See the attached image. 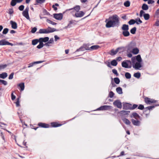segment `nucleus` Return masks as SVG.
Segmentation results:
<instances>
[{"label":"nucleus","instance_id":"f257e3e1","mask_svg":"<svg viewBox=\"0 0 159 159\" xmlns=\"http://www.w3.org/2000/svg\"><path fill=\"white\" fill-rule=\"evenodd\" d=\"M107 21V19H106L105 21L107 23L106 26L107 28L118 26L120 23L119 17L116 15H114L110 17L109 20Z\"/></svg>","mask_w":159,"mask_h":159},{"label":"nucleus","instance_id":"f03ea898","mask_svg":"<svg viewBox=\"0 0 159 159\" xmlns=\"http://www.w3.org/2000/svg\"><path fill=\"white\" fill-rule=\"evenodd\" d=\"M131 61L133 67L135 69L139 70L142 67V59L140 55L132 57Z\"/></svg>","mask_w":159,"mask_h":159},{"label":"nucleus","instance_id":"7ed1b4c3","mask_svg":"<svg viewBox=\"0 0 159 159\" xmlns=\"http://www.w3.org/2000/svg\"><path fill=\"white\" fill-rule=\"evenodd\" d=\"M57 31V30L56 29L48 27L46 29H40L39 30V33L40 34H47L52 33Z\"/></svg>","mask_w":159,"mask_h":159},{"label":"nucleus","instance_id":"20e7f679","mask_svg":"<svg viewBox=\"0 0 159 159\" xmlns=\"http://www.w3.org/2000/svg\"><path fill=\"white\" fill-rule=\"evenodd\" d=\"M121 65L125 68H130L132 67V61L129 60H125L122 62Z\"/></svg>","mask_w":159,"mask_h":159},{"label":"nucleus","instance_id":"39448f33","mask_svg":"<svg viewBox=\"0 0 159 159\" xmlns=\"http://www.w3.org/2000/svg\"><path fill=\"white\" fill-rule=\"evenodd\" d=\"M29 9V7H27L22 12L23 15L28 20H30L28 12Z\"/></svg>","mask_w":159,"mask_h":159},{"label":"nucleus","instance_id":"423d86ee","mask_svg":"<svg viewBox=\"0 0 159 159\" xmlns=\"http://www.w3.org/2000/svg\"><path fill=\"white\" fill-rule=\"evenodd\" d=\"M111 107L110 106L104 105L102 106L97 109L98 110H106L110 109Z\"/></svg>","mask_w":159,"mask_h":159},{"label":"nucleus","instance_id":"0eeeda50","mask_svg":"<svg viewBox=\"0 0 159 159\" xmlns=\"http://www.w3.org/2000/svg\"><path fill=\"white\" fill-rule=\"evenodd\" d=\"M145 101L147 104H150L152 103L155 102L156 101L152 99L146 98H145Z\"/></svg>","mask_w":159,"mask_h":159},{"label":"nucleus","instance_id":"6e6552de","mask_svg":"<svg viewBox=\"0 0 159 159\" xmlns=\"http://www.w3.org/2000/svg\"><path fill=\"white\" fill-rule=\"evenodd\" d=\"M113 105L119 108H121L122 107L121 102L119 100L115 101L113 102Z\"/></svg>","mask_w":159,"mask_h":159},{"label":"nucleus","instance_id":"1a4fd4ad","mask_svg":"<svg viewBox=\"0 0 159 159\" xmlns=\"http://www.w3.org/2000/svg\"><path fill=\"white\" fill-rule=\"evenodd\" d=\"M53 17L56 19L58 20H61L63 17V15L61 13L54 14Z\"/></svg>","mask_w":159,"mask_h":159},{"label":"nucleus","instance_id":"9d476101","mask_svg":"<svg viewBox=\"0 0 159 159\" xmlns=\"http://www.w3.org/2000/svg\"><path fill=\"white\" fill-rule=\"evenodd\" d=\"M132 105L128 103H125L123 104V108L124 110L131 109Z\"/></svg>","mask_w":159,"mask_h":159},{"label":"nucleus","instance_id":"9b49d317","mask_svg":"<svg viewBox=\"0 0 159 159\" xmlns=\"http://www.w3.org/2000/svg\"><path fill=\"white\" fill-rule=\"evenodd\" d=\"M84 13L83 11H81L75 13V16L76 17H81L84 16Z\"/></svg>","mask_w":159,"mask_h":159},{"label":"nucleus","instance_id":"f8f14e48","mask_svg":"<svg viewBox=\"0 0 159 159\" xmlns=\"http://www.w3.org/2000/svg\"><path fill=\"white\" fill-rule=\"evenodd\" d=\"M120 49L123 50V48L122 47H119L116 49L115 50L113 49L111 50V55H113L116 54L118 52H119Z\"/></svg>","mask_w":159,"mask_h":159},{"label":"nucleus","instance_id":"ddd939ff","mask_svg":"<svg viewBox=\"0 0 159 159\" xmlns=\"http://www.w3.org/2000/svg\"><path fill=\"white\" fill-rule=\"evenodd\" d=\"M49 38L48 37L44 38H39V41L43 43V42L46 43L48 41Z\"/></svg>","mask_w":159,"mask_h":159},{"label":"nucleus","instance_id":"4468645a","mask_svg":"<svg viewBox=\"0 0 159 159\" xmlns=\"http://www.w3.org/2000/svg\"><path fill=\"white\" fill-rule=\"evenodd\" d=\"M10 24L11 25V27L12 29H16L17 27V24L15 22L12 20H11L10 21Z\"/></svg>","mask_w":159,"mask_h":159},{"label":"nucleus","instance_id":"2eb2a0df","mask_svg":"<svg viewBox=\"0 0 159 159\" xmlns=\"http://www.w3.org/2000/svg\"><path fill=\"white\" fill-rule=\"evenodd\" d=\"M76 22V21L75 20H71L69 21V23L68 25L65 27H64V29H66L68 28H70L71 27V26L70 25L72 24H74V25H75L76 23L75 22Z\"/></svg>","mask_w":159,"mask_h":159},{"label":"nucleus","instance_id":"dca6fc26","mask_svg":"<svg viewBox=\"0 0 159 159\" xmlns=\"http://www.w3.org/2000/svg\"><path fill=\"white\" fill-rule=\"evenodd\" d=\"M135 46V44L134 43H131L129 44L127 46V49L128 50L130 51L131 49H133Z\"/></svg>","mask_w":159,"mask_h":159},{"label":"nucleus","instance_id":"f3484780","mask_svg":"<svg viewBox=\"0 0 159 159\" xmlns=\"http://www.w3.org/2000/svg\"><path fill=\"white\" fill-rule=\"evenodd\" d=\"M131 121L133 124L136 126H139L140 125V122L138 120H135L134 119L131 120Z\"/></svg>","mask_w":159,"mask_h":159},{"label":"nucleus","instance_id":"a211bd4d","mask_svg":"<svg viewBox=\"0 0 159 159\" xmlns=\"http://www.w3.org/2000/svg\"><path fill=\"white\" fill-rule=\"evenodd\" d=\"M38 125L42 127L45 128H48L49 126V125L43 123H39L38 124Z\"/></svg>","mask_w":159,"mask_h":159},{"label":"nucleus","instance_id":"6ab92c4d","mask_svg":"<svg viewBox=\"0 0 159 159\" xmlns=\"http://www.w3.org/2000/svg\"><path fill=\"white\" fill-rule=\"evenodd\" d=\"M121 29L123 31L128 30H129V25L126 24H123L121 27Z\"/></svg>","mask_w":159,"mask_h":159},{"label":"nucleus","instance_id":"aec40b11","mask_svg":"<svg viewBox=\"0 0 159 159\" xmlns=\"http://www.w3.org/2000/svg\"><path fill=\"white\" fill-rule=\"evenodd\" d=\"M135 23L137 25H139V23L138 21H136L134 19H131L128 22V23L129 25H133Z\"/></svg>","mask_w":159,"mask_h":159},{"label":"nucleus","instance_id":"412c9836","mask_svg":"<svg viewBox=\"0 0 159 159\" xmlns=\"http://www.w3.org/2000/svg\"><path fill=\"white\" fill-rule=\"evenodd\" d=\"M7 76V74L6 72H3L0 74V78L4 79Z\"/></svg>","mask_w":159,"mask_h":159},{"label":"nucleus","instance_id":"4be33fe9","mask_svg":"<svg viewBox=\"0 0 159 159\" xmlns=\"http://www.w3.org/2000/svg\"><path fill=\"white\" fill-rule=\"evenodd\" d=\"M130 111H120L119 113L122 115H125L129 114Z\"/></svg>","mask_w":159,"mask_h":159},{"label":"nucleus","instance_id":"5701e85b","mask_svg":"<svg viewBox=\"0 0 159 159\" xmlns=\"http://www.w3.org/2000/svg\"><path fill=\"white\" fill-rule=\"evenodd\" d=\"M100 48V47L98 45H93L90 47V50H95L98 49L99 48Z\"/></svg>","mask_w":159,"mask_h":159},{"label":"nucleus","instance_id":"b1692460","mask_svg":"<svg viewBox=\"0 0 159 159\" xmlns=\"http://www.w3.org/2000/svg\"><path fill=\"white\" fill-rule=\"evenodd\" d=\"M122 34L125 37H128L130 35V33L128 30L124 31L122 32Z\"/></svg>","mask_w":159,"mask_h":159},{"label":"nucleus","instance_id":"393cba45","mask_svg":"<svg viewBox=\"0 0 159 159\" xmlns=\"http://www.w3.org/2000/svg\"><path fill=\"white\" fill-rule=\"evenodd\" d=\"M18 86L20 88V90L22 91L24 90L25 88L24 83H22L19 84L18 85Z\"/></svg>","mask_w":159,"mask_h":159},{"label":"nucleus","instance_id":"a878e982","mask_svg":"<svg viewBox=\"0 0 159 159\" xmlns=\"http://www.w3.org/2000/svg\"><path fill=\"white\" fill-rule=\"evenodd\" d=\"M51 125L52 127H56L61 126V125L58 124L56 122H52L51 123Z\"/></svg>","mask_w":159,"mask_h":159},{"label":"nucleus","instance_id":"bb28decb","mask_svg":"<svg viewBox=\"0 0 159 159\" xmlns=\"http://www.w3.org/2000/svg\"><path fill=\"white\" fill-rule=\"evenodd\" d=\"M116 92L119 94H121L123 93L122 89L120 87H118L116 88Z\"/></svg>","mask_w":159,"mask_h":159},{"label":"nucleus","instance_id":"cd10ccee","mask_svg":"<svg viewBox=\"0 0 159 159\" xmlns=\"http://www.w3.org/2000/svg\"><path fill=\"white\" fill-rule=\"evenodd\" d=\"M80 9V7L79 6H76L75 7L73 8H72L70 9L69 10H75L77 12L79 11Z\"/></svg>","mask_w":159,"mask_h":159},{"label":"nucleus","instance_id":"c85d7f7f","mask_svg":"<svg viewBox=\"0 0 159 159\" xmlns=\"http://www.w3.org/2000/svg\"><path fill=\"white\" fill-rule=\"evenodd\" d=\"M7 41L4 39H3V40H0V45H7Z\"/></svg>","mask_w":159,"mask_h":159},{"label":"nucleus","instance_id":"c756f323","mask_svg":"<svg viewBox=\"0 0 159 159\" xmlns=\"http://www.w3.org/2000/svg\"><path fill=\"white\" fill-rule=\"evenodd\" d=\"M122 120L127 125H129L131 123L130 122L128 119L125 118L123 119Z\"/></svg>","mask_w":159,"mask_h":159},{"label":"nucleus","instance_id":"7c9ffc66","mask_svg":"<svg viewBox=\"0 0 159 159\" xmlns=\"http://www.w3.org/2000/svg\"><path fill=\"white\" fill-rule=\"evenodd\" d=\"M142 8L143 10H147L148 9V7L147 4H143L142 7Z\"/></svg>","mask_w":159,"mask_h":159},{"label":"nucleus","instance_id":"2f4dec72","mask_svg":"<svg viewBox=\"0 0 159 159\" xmlns=\"http://www.w3.org/2000/svg\"><path fill=\"white\" fill-rule=\"evenodd\" d=\"M139 50L138 48H134L132 49V52L134 54H137L139 52Z\"/></svg>","mask_w":159,"mask_h":159},{"label":"nucleus","instance_id":"473e14b6","mask_svg":"<svg viewBox=\"0 0 159 159\" xmlns=\"http://www.w3.org/2000/svg\"><path fill=\"white\" fill-rule=\"evenodd\" d=\"M143 16L144 19L145 20H148L150 17V15L148 14L144 13L143 15Z\"/></svg>","mask_w":159,"mask_h":159},{"label":"nucleus","instance_id":"72a5a7b5","mask_svg":"<svg viewBox=\"0 0 159 159\" xmlns=\"http://www.w3.org/2000/svg\"><path fill=\"white\" fill-rule=\"evenodd\" d=\"M39 42V39H35L33 40L32 41V44L34 45H36Z\"/></svg>","mask_w":159,"mask_h":159},{"label":"nucleus","instance_id":"f704fd0d","mask_svg":"<svg viewBox=\"0 0 159 159\" xmlns=\"http://www.w3.org/2000/svg\"><path fill=\"white\" fill-rule=\"evenodd\" d=\"M85 50L84 47L83 46V45L81 46L80 48H79V49H78L76 50L75 51V52H79V51H83Z\"/></svg>","mask_w":159,"mask_h":159},{"label":"nucleus","instance_id":"c9c22d12","mask_svg":"<svg viewBox=\"0 0 159 159\" xmlns=\"http://www.w3.org/2000/svg\"><path fill=\"white\" fill-rule=\"evenodd\" d=\"M111 65L114 66H116L117 65V62L115 60H113L111 61Z\"/></svg>","mask_w":159,"mask_h":159},{"label":"nucleus","instance_id":"e433bc0d","mask_svg":"<svg viewBox=\"0 0 159 159\" xmlns=\"http://www.w3.org/2000/svg\"><path fill=\"white\" fill-rule=\"evenodd\" d=\"M39 44L37 46V48L38 49H40L43 47L44 44L40 41H39Z\"/></svg>","mask_w":159,"mask_h":159},{"label":"nucleus","instance_id":"4c0bfd02","mask_svg":"<svg viewBox=\"0 0 159 159\" xmlns=\"http://www.w3.org/2000/svg\"><path fill=\"white\" fill-rule=\"evenodd\" d=\"M132 115L133 117L136 119H137L139 117V115L137 113L135 112H133L132 114Z\"/></svg>","mask_w":159,"mask_h":159},{"label":"nucleus","instance_id":"58836bf2","mask_svg":"<svg viewBox=\"0 0 159 159\" xmlns=\"http://www.w3.org/2000/svg\"><path fill=\"white\" fill-rule=\"evenodd\" d=\"M83 46L84 47L85 50H90V47H89V44H84Z\"/></svg>","mask_w":159,"mask_h":159},{"label":"nucleus","instance_id":"ea45409f","mask_svg":"<svg viewBox=\"0 0 159 159\" xmlns=\"http://www.w3.org/2000/svg\"><path fill=\"white\" fill-rule=\"evenodd\" d=\"M136 30V28L135 27H134L131 29L130 30V33L133 34H135Z\"/></svg>","mask_w":159,"mask_h":159},{"label":"nucleus","instance_id":"a19ab883","mask_svg":"<svg viewBox=\"0 0 159 159\" xmlns=\"http://www.w3.org/2000/svg\"><path fill=\"white\" fill-rule=\"evenodd\" d=\"M125 76L126 78L127 79H129L131 77V74L128 72H126L125 73Z\"/></svg>","mask_w":159,"mask_h":159},{"label":"nucleus","instance_id":"79ce46f5","mask_svg":"<svg viewBox=\"0 0 159 159\" xmlns=\"http://www.w3.org/2000/svg\"><path fill=\"white\" fill-rule=\"evenodd\" d=\"M140 73L139 72L134 73V76L137 78H139L140 77Z\"/></svg>","mask_w":159,"mask_h":159},{"label":"nucleus","instance_id":"37998d69","mask_svg":"<svg viewBox=\"0 0 159 159\" xmlns=\"http://www.w3.org/2000/svg\"><path fill=\"white\" fill-rule=\"evenodd\" d=\"M46 21L47 22H48L50 24L53 25H57V23L54 22L49 19H47V20Z\"/></svg>","mask_w":159,"mask_h":159},{"label":"nucleus","instance_id":"c03bdc74","mask_svg":"<svg viewBox=\"0 0 159 159\" xmlns=\"http://www.w3.org/2000/svg\"><path fill=\"white\" fill-rule=\"evenodd\" d=\"M124 4L125 7H129L130 5V2L129 1H127L124 2Z\"/></svg>","mask_w":159,"mask_h":159},{"label":"nucleus","instance_id":"a18cd8bd","mask_svg":"<svg viewBox=\"0 0 159 159\" xmlns=\"http://www.w3.org/2000/svg\"><path fill=\"white\" fill-rule=\"evenodd\" d=\"M17 3L15 0H12L11 2V5L12 6H14L16 5Z\"/></svg>","mask_w":159,"mask_h":159},{"label":"nucleus","instance_id":"49530a36","mask_svg":"<svg viewBox=\"0 0 159 159\" xmlns=\"http://www.w3.org/2000/svg\"><path fill=\"white\" fill-rule=\"evenodd\" d=\"M7 66V65L6 64L0 65V70L4 69Z\"/></svg>","mask_w":159,"mask_h":159},{"label":"nucleus","instance_id":"de8ad7c7","mask_svg":"<svg viewBox=\"0 0 159 159\" xmlns=\"http://www.w3.org/2000/svg\"><path fill=\"white\" fill-rule=\"evenodd\" d=\"M0 82L4 85H6L7 84V82L6 80L0 79Z\"/></svg>","mask_w":159,"mask_h":159},{"label":"nucleus","instance_id":"09e8293b","mask_svg":"<svg viewBox=\"0 0 159 159\" xmlns=\"http://www.w3.org/2000/svg\"><path fill=\"white\" fill-rule=\"evenodd\" d=\"M115 82L117 84H118L120 83V80L118 78H115L114 79Z\"/></svg>","mask_w":159,"mask_h":159},{"label":"nucleus","instance_id":"8fccbe9b","mask_svg":"<svg viewBox=\"0 0 159 159\" xmlns=\"http://www.w3.org/2000/svg\"><path fill=\"white\" fill-rule=\"evenodd\" d=\"M8 28H5L4 29L3 31H2V33L3 34H7L8 31Z\"/></svg>","mask_w":159,"mask_h":159},{"label":"nucleus","instance_id":"3c124183","mask_svg":"<svg viewBox=\"0 0 159 159\" xmlns=\"http://www.w3.org/2000/svg\"><path fill=\"white\" fill-rule=\"evenodd\" d=\"M112 72L115 74L116 76H118L119 75L117 70L115 69H113L112 70Z\"/></svg>","mask_w":159,"mask_h":159},{"label":"nucleus","instance_id":"603ef678","mask_svg":"<svg viewBox=\"0 0 159 159\" xmlns=\"http://www.w3.org/2000/svg\"><path fill=\"white\" fill-rule=\"evenodd\" d=\"M45 0H36V2L37 3L41 4L44 2Z\"/></svg>","mask_w":159,"mask_h":159},{"label":"nucleus","instance_id":"864d4df0","mask_svg":"<svg viewBox=\"0 0 159 159\" xmlns=\"http://www.w3.org/2000/svg\"><path fill=\"white\" fill-rule=\"evenodd\" d=\"M114 95V93L112 92L111 91L109 94V96L110 98H112L113 97Z\"/></svg>","mask_w":159,"mask_h":159},{"label":"nucleus","instance_id":"5fc2aeb1","mask_svg":"<svg viewBox=\"0 0 159 159\" xmlns=\"http://www.w3.org/2000/svg\"><path fill=\"white\" fill-rule=\"evenodd\" d=\"M13 13V10L12 8H10L9 9L8 13L10 15L12 14Z\"/></svg>","mask_w":159,"mask_h":159},{"label":"nucleus","instance_id":"6e6d98bb","mask_svg":"<svg viewBox=\"0 0 159 159\" xmlns=\"http://www.w3.org/2000/svg\"><path fill=\"white\" fill-rule=\"evenodd\" d=\"M37 30V29L35 27L33 28L31 30V33H34L36 32Z\"/></svg>","mask_w":159,"mask_h":159},{"label":"nucleus","instance_id":"4d7b16f0","mask_svg":"<svg viewBox=\"0 0 159 159\" xmlns=\"http://www.w3.org/2000/svg\"><path fill=\"white\" fill-rule=\"evenodd\" d=\"M24 8V6L23 5L20 6L19 7V9L20 11H22Z\"/></svg>","mask_w":159,"mask_h":159},{"label":"nucleus","instance_id":"13d9d810","mask_svg":"<svg viewBox=\"0 0 159 159\" xmlns=\"http://www.w3.org/2000/svg\"><path fill=\"white\" fill-rule=\"evenodd\" d=\"M14 75V73H12L9 75L8 79L9 80H11L13 79Z\"/></svg>","mask_w":159,"mask_h":159},{"label":"nucleus","instance_id":"bf43d9fd","mask_svg":"<svg viewBox=\"0 0 159 159\" xmlns=\"http://www.w3.org/2000/svg\"><path fill=\"white\" fill-rule=\"evenodd\" d=\"M135 21H138L139 23V24L142 23V21L139 18H138L137 19H136Z\"/></svg>","mask_w":159,"mask_h":159},{"label":"nucleus","instance_id":"052dcab7","mask_svg":"<svg viewBox=\"0 0 159 159\" xmlns=\"http://www.w3.org/2000/svg\"><path fill=\"white\" fill-rule=\"evenodd\" d=\"M144 108V106L143 105L140 104L138 107V108L140 110H143Z\"/></svg>","mask_w":159,"mask_h":159},{"label":"nucleus","instance_id":"680f3d73","mask_svg":"<svg viewBox=\"0 0 159 159\" xmlns=\"http://www.w3.org/2000/svg\"><path fill=\"white\" fill-rule=\"evenodd\" d=\"M155 106H149L146 108L148 109L149 110H151L153 108H154Z\"/></svg>","mask_w":159,"mask_h":159},{"label":"nucleus","instance_id":"e2e57ef3","mask_svg":"<svg viewBox=\"0 0 159 159\" xmlns=\"http://www.w3.org/2000/svg\"><path fill=\"white\" fill-rule=\"evenodd\" d=\"M138 107V105L137 104H134L132 106H131V109H134Z\"/></svg>","mask_w":159,"mask_h":159},{"label":"nucleus","instance_id":"0e129e2a","mask_svg":"<svg viewBox=\"0 0 159 159\" xmlns=\"http://www.w3.org/2000/svg\"><path fill=\"white\" fill-rule=\"evenodd\" d=\"M19 102V98H18L17 101L16 102V104L17 107H19L20 106V105Z\"/></svg>","mask_w":159,"mask_h":159},{"label":"nucleus","instance_id":"69168bd1","mask_svg":"<svg viewBox=\"0 0 159 159\" xmlns=\"http://www.w3.org/2000/svg\"><path fill=\"white\" fill-rule=\"evenodd\" d=\"M53 42V38H51L50 40H48V43H49L50 44L52 43Z\"/></svg>","mask_w":159,"mask_h":159},{"label":"nucleus","instance_id":"338daca9","mask_svg":"<svg viewBox=\"0 0 159 159\" xmlns=\"http://www.w3.org/2000/svg\"><path fill=\"white\" fill-rule=\"evenodd\" d=\"M144 13V11L143 10H141L140 11V16L141 17L143 16V14Z\"/></svg>","mask_w":159,"mask_h":159},{"label":"nucleus","instance_id":"774afa93","mask_svg":"<svg viewBox=\"0 0 159 159\" xmlns=\"http://www.w3.org/2000/svg\"><path fill=\"white\" fill-rule=\"evenodd\" d=\"M11 99L12 100H14L16 98V96L13 95V93H12L11 94Z\"/></svg>","mask_w":159,"mask_h":159}]
</instances>
